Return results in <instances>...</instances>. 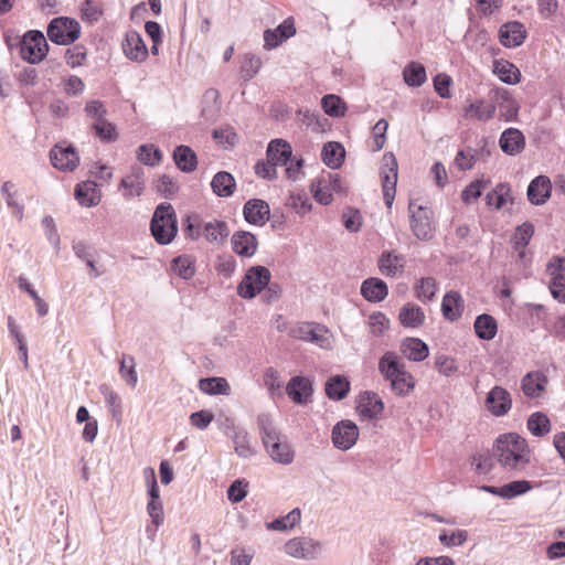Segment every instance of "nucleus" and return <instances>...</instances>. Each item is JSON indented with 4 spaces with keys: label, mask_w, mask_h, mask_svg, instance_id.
Returning <instances> with one entry per match:
<instances>
[{
    "label": "nucleus",
    "mask_w": 565,
    "mask_h": 565,
    "mask_svg": "<svg viewBox=\"0 0 565 565\" xmlns=\"http://www.w3.org/2000/svg\"><path fill=\"white\" fill-rule=\"evenodd\" d=\"M225 434L234 443V450L241 458H249L255 451L249 445V436L246 429L234 424L227 425Z\"/></svg>",
    "instance_id": "obj_24"
},
{
    "label": "nucleus",
    "mask_w": 565,
    "mask_h": 565,
    "mask_svg": "<svg viewBox=\"0 0 565 565\" xmlns=\"http://www.w3.org/2000/svg\"><path fill=\"white\" fill-rule=\"evenodd\" d=\"M512 396L510 392L499 385L493 386L486 396L484 406L487 411L495 416L503 417L512 408Z\"/></svg>",
    "instance_id": "obj_12"
},
{
    "label": "nucleus",
    "mask_w": 565,
    "mask_h": 565,
    "mask_svg": "<svg viewBox=\"0 0 565 565\" xmlns=\"http://www.w3.org/2000/svg\"><path fill=\"white\" fill-rule=\"evenodd\" d=\"M511 192V188L509 183H499L486 195V204L489 207H493L494 210H501L505 203L507 198Z\"/></svg>",
    "instance_id": "obj_49"
},
{
    "label": "nucleus",
    "mask_w": 565,
    "mask_h": 565,
    "mask_svg": "<svg viewBox=\"0 0 565 565\" xmlns=\"http://www.w3.org/2000/svg\"><path fill=\"white\" fill-rule=\"evenodd\" d=\"M359 438V428L356 424L350 419L338 422L331 434L332 444L337 449H351Z\"/></svg>",
    "instance_id": "obj_11"
},
{
    "label": "nucleus",
    "mask_w": 565,
    "mask_h": 565,
    "mask_svg": "<svg viewBox=\"0 0 565 565\" xmlns=\"http://www.w3.org/2000/svg\"><path fill=\"white\" fill-rule=\"evenodd\" d=\"M203 224L199 214H186L182 220V231L185 238L198 241L202 236Z\"/></svg>",
    "instance_id": "obj_51"
},
{
    "label": "nucleus",
    "mask_w": 565,
    "mask_h": 565,
    "mask_svg": "<svg viewBox=\"0 0 565 565\" xmlns=\"http://www.w3.org/2000/svg\"><path fill=\"white\" fill-rule=\"evenodd\" d=\"M468 539V532L466 530H457L448 533L443 530L438 536L440 544L447 547L461 546Z\"/></svg>",
    "instance_id": "obj_62"
},
{
    "label": "nucleus",
    "mask_w": 565,
    "mask_h": 565,
    "mask_svg": "<svg viewBox=\"0 0 565 565\" xmlns=\"http://www.w3.org/2000/svg\"><path fill=\"white\" fill-rule=\"evenodd\" d=\"M296 119L316 132H320L323 129V124L319 114L311 113L308 109H298L296 111Z\"/></svg>",
    "instance_id": "obj_63"
},
{
    "label": "nucleus",
    "mask_w": 565,
    "mask_h": 565,
    "mask_svg": "<svg viewBox=\"0 0 565 565\" xmlns=\"http://www.w3.org/2000/svg\"><path fill=\"white\" fill-rule=\"evenodd\" d=\"M493 456L504 469H524L530 462L527 441L516 433H505L493 443Z\"/></svg>",
    "instance_id": "obj_1"
},
{
    "label": "nucleus",
    "mask_w": 565,
    "mask_h": 565,
    "mask_svg": "<svg viewBox=\"0 0 565 565\" xmlns=\"http://www.w3.org/2000/svg\"><path fill=\"white\" fill-rule=\"evenodd\" d=\"M532 489V483L527 480H514L502 486V499H513L522 495Z\"/></svg>",
    "instance_id": "obj_59"
},
{
    "label": "nucleus",
    "mask_w": 565,
    "mask_h": 565,
    "mask_svg": "<svg viewBox=\"0 0 565 565\" xmlns=\"http://www.w3.org/2000/svg\"><path fill=\"white\" fill-rule=\"evenodd\" d=\"M92 129L94 130V134L104 142H114L118 138L116 126L107 119L95 121L92 125Z\"/></svg>",
    "instance_id": "obj_55"
},
{
    "label": "nucleus",
    "mask_w": 565,
    "mask_h": 565,
    "mask_svg": "<svg viewBox=\"0 0 565 565\" xmlns=\"http://www.w3.org/2000/svg\"><path fill=\"white\" fill-rule=\"evenodd\" d=\"M527 36L524 24L520 21H509L499 29L498 38L504 47H519Z\"/></svg>",
    "instance_id": "obj_16"
},
{
    "label": "nucleus",
    "mask_w": 565,
    "mask_h": 565,
    "mask_svg": "<svg viewBox=\"0 0 565 565\" xmlns=\"http://www.w3.org/2000/svg\"><path fill=\"white\" fill-rule=\"evenodd\" d=\"M171 269L180 278L188 280L195 274V259L191 255H179L172 259Z\"/></svg>",
    "instance_id": "obj_44"
},
{
    "label": "nucleus",
    "mask_w": 565,
    "mask_h": 565,
    "mask_svg": "<svg viewBox=\"0 0 565 565\" xmlns=\"http://www.w3.org/2000/svg\"><path fill=\"white\" fill-rule=\"evenodd\" d=\"M552 193V182L547 175L541 174L535 177L529 184L526 195L533 205H542Z\"/></svg>",
    "instance_id": "obj_19"
},
{
    "label": "nucleus",
    "mask_w": 565,
    "mask_h": 565,
    "mask_svg": "<svg viewBox=\"0 0 565 565\" xmlns=\"http://www.w3.org/2000/svg\"><path fill=\"white\" fill-rule=\"evenodd\" d=\"M291 337L318 345L321 349L330 347L328 329L316 322H303L290 331Z\"/></svg>",
    "instance_id": "obj_9"
},
{
    "label": "nucleus",
    "mask_w": 565,
    "mask_h": 565,
    "mask_svg": "<svg viewBox=\"0 0 565 565\" xmlns=\"http://www.w3.org/2000/svg\"><path fill=\"white\" fill-rule=\"evenodd\" d=\"M473 329L479 339L490 341L497 335L498 323L491 315L481 313L476 318Z\"/></svg>",
    "instance_id": "obj_40"
},
{
    "label": "nucleus",
    "mask_w": 565,
    "mask_h": 565,
    "mask_svg": "<svg viewBox=\"0 0 565 565\" xmlns=\"http://www.w3.org/2000/svg\"><path fill=\"white\" fill-rule=\"evenodd\" d=\"M221 111V95L215 88H207L201 100V116L205 120H215Z\"/></svg>",
    "instance_id": "obj_30"
},
{
    "label": "nucleus",
    "mask_w": 565,
    "mask_h": 565,
    "mask_svg": "<svg viewBox=\"0 0 565 565\" xmlns=\"http://www.w3.org/2000/svg\"><path fill=\"white\" fill-rule=\"evenodd\" d=\"M493 73L508 85H515L521 81L520 70L510 61L500 58L493 61Z\"/></svg>",
    "instance_id": "obj_37"
},
{
    "label": "nucleus",
    "mask_w": 565,
    "mask_h": 565,
    "mask_svg": "<svg viewBox=\"0 0 565 565\" xmlns=\"http://www.w3.org/2000/svg\"><path fill=\"white\" fill-rule=\"evenodd\" d=\"M74 196L78 204L85 207L96 206L99 203L97 184L90 180L77 183L74 190Z\"/></svg>",
    "instance_id": "obj_36"
},
{
    "label": "nucleus",
    "mask_w": 565,
    "mask_h": 565,
    "mask_svg": "<svg viewBox=\"0 0 565 565\" xmlns=\"http://www.w3.org/2000/svg\"><path fill=\"white\" fill-rule=\"evenodd\" d=\"M286 394L295 404L306 405L313 394L312 381L302 375L292 376L286 385Z\"/></svg>",
    "instance_id": "obj_15"
},
{
    "label": "nucleus",
    "mask_w": 565,
    "mask_h": 565,
    "mask_svg": "<svg viewBox=\"0 0 565 565\" xmlns=\"http://www.w3.org/2000/svg\"><path fill=\"white\" fill-rule=\"evenodd\" d=\"M398 320L404 328H419L424 324L425 313L419 306L407 302L399 309Z\"/></svg>",
    "instance_id": "obj_34"
},
{
    "label": "nucleus",
    "mask_w": 565,
    "mask_h": 565,
    "mask_svg": "<svg viewBox=\"0 0 565 565\" xmlns=\"http://www.w3.org/2000/svg\"><path fill=\"white\" fill-rule=\"evenodd\" d=\"M356 409L361 417L372 420L383 413L384 403L375 392L365 391L360 395Z\"/></svg>",
    "instance_id": "obj_22"
},
{
    "label": "nucleus",
    "mask_w": 565,
    "mask_h": 565,
    "mask_svg": "<svg viewBox=\"0 0 565 565\" xmlns=\"http://www.w3.org/2000/svg\"><path fill=\"white\" fill-rule=\"evenodd\" d=\"M361 295L369 302H381L388 295L387 284L377 277H370L361 284Z\"/></svg>",
    "instance_id": "obj_27"
},
{
    "label": "nucleus",
    "mask_w": 565,
    "mask_h": 565,
    "mask_svg": "<svg viewBox=\"0 0 565 565\" xmlns=\"http://www.w3.org/2000/svg\"><path fill=\"white\" fill-rule=\"evenodd\" d=\"M408 213L409 225L414 236L420 241H430L435 236L431 210L411 201L408 204Z\"/></svg>",
    "instance_id": "obj_6"
},
{
    "label": "nucleus",
    "mask_w": 565,
    "mask_h": 565,
    "mask_svg": "<svg viewBox=\"0 0 565 565\" xmlns=\"http://www.w3.org/2000/svg\"><path fill=\"white\" fill-rule=\"evenodd\" d=\"M490 184V180L476 179L470 182L461 192V200L466 204H470L472 201L478 200L483 190Z\"/></svg>",
    "instance_id": "obj_56"
},
{
    "label": "nucleus",
    "mask_w": 565,
    "mask_h": 565,
    "mask_svg": "<svg viewBox=\"0 0 565 565\" xmlns=\"http://www.w3.org/2000/svg\"><path fill=\"white\" fill-rule=\"evenodd\" d=\"M296 34L295 20L292 17L285 19L275 29L264 31V47L273 50Z\"/></svg>",
    "instance_id": "obj_14"
},
{
    "label": "nucleus",
    "mask_w": 565,
    "mask_h": 565,
    "mask_svg": "<svg viewBox=\"0 0 565 565\" xmlns=\"http://www.w3.org/2000/svg\"><path fill=\"white\" fill-rule=\"evenodd\" d=\"M379 371L388 382L396 376H404L406 370L402 359L395 352L387 351L379 360Z\"/></svg>",
    "instance_id": "obj_25"
},
{
    "label": "nucleus",
    "mask_w": 565,
    "mask_h": 565,
    "mask_svg": "<svg viewBox=\"0 0 565 565\" xmlns=\"http://www.w3.org/2000/svg\"><path fill=\"white\" fill-rule=\"evenodd\" d=\"M150 233L159 245H169L178 234V218L172 204H158L150 220Z\"/></svg>",
    "instance_id": "obj_2"
},
{
    "label": "nucleus",
    "mask_w": 565,
    "mask_h": 565,
    "mask_svg": "<svg viewBox=\"0 0 565 565\" xmlns=\"http://www.w3.org/2000/svg\"><path fill=\"white\" fill-rule=\"evenodd\" d=\"M301 520V512L299 508L292 509L288 514L274 519L271 522L266 523V527L273 531H287L295 527Z\"/></svg>",
    "instance_id": "obj_47"
},
{
    "label": "nucleus",
    "mask_w": 565,
    "mask_h": 565,
    "mask_svg": "<svg viewBox=\"0 0 565 565\" xmlns=\"http://www.w3.org/2000/svg\"><path fill=\"white\" fill-rule=\"evenodd\" d=\"M321 551V544L309 537H294L285 544L286 554L303 559H315Z\"/></svg>",
    "instance_id": "obj_13"
},
{
    "label": "nucleus",
    "mask_w": 565,
    "mask_h": 565,
    "mask_svg": "<svg viewBox=\"0 0 565 565\" xmlns=\"http://www.w3.org/2000/svg\"><path fill=\"white\" fill-rule=\"evenodd\" d=\"M137 158L145 166L156 167L162 160V151L153 143H145L139 146Z\"/></svg>",
    "instance_id": "obj_50"
},
{
    "label": "nucleus",
    "mask_w": 565,
    "mask_h": 565,
    "mask_svg": "<svg viewBox=\"0 0 565 565\" xmlns=\"http://www.w3.org/2000/svg\"><path fill=\"white\" fill-rule=\"evenodd\" d=\"M403 78L409 87H420L427 79L426 68L419 62H409L404 71Z\"/></svg>",
    "instance_id": "obj_43"
},
{
    "label": "nucleus",
    "mask_w": 565,
    "mask_h": 565,
    "mask_svg": "<svg viewBox=\"0 0 565 565\" xmlns=\"http://www.w3.org/2000/svg\"><path fill=\"white\" fill-rule=\"evenodd\" d=\"M211 188L218 198H228L235 192L236 181L230 172L220 171L213 177Z\"/></svg>",
    "instance_id": "obj_38"
},
{
    "label": "nucleus",
    "mask_w": 565,
    "mask_h": 565,
    "mask_svg": "<svg viewBox=\"0 0 565 565\" xmlns=\"http://www.w3.org/2000/svg\"><path fill=\"white\" fill-rule=\"evenodd\" d=\"M547 380L540 372H529L521 380V388L525 396L535 398L545 391Z\"/></svg>",
    "instance_id": "obj_35"
},
{
    "label": "nucleus",
    "mask_w": 565,
    "mask_h": 565,
    "mask_svg": "<svg viewBox=\"0 0 565 565\" xmlns=\"http://www.w3.org/2000/svg\"><path fill=\"white\" fill-rule=\"evenodd\" d=\"M526 426L530 433L535 437H544L552 428L548 416L543 412L532 413L527 418Z\"/></svg>",
    "instance_id": "obj_45"
},
{
    "label": "nucleus",
    "mask_w": 565,
    "mask_h": 565,
    "mask_svg": "<svg viewBox=\"0 0 565 565\" xmlns=\"http://www.w3.org/2000/svg\"><path fill=\"white\" fill-rule=\"evenodd\" d=\"M230 235L225 221L213 220L203 224L202 236L212 244H223Z\"/></svg>",
    "instance_id": "obj_33"
},
{
    "label": "nucleus",
    "mask_w": 565,
    "mask_h": 565,
    "mask_svg": "<svg viewBox=\"0 0 565 565\" xmlns=\"http://www.w3.org/2000/svg\"><path fill=\"white\" fill-rule=\"evenodd\" d=\"M199 388L207 395H228L231 392L227 380L220 376L200 379Z\"/></svg>",
    "instance_id": "obj_42"
},
{
    "label": "nucleus",
    "mask_w": 565,
    "mask_h": 565,
    "mask_svg": "<svg viewBox=\"0 0 565 565\" xmlns=\"http://www.w3.org/2000/svg\"><path fill=\"white\" fill-rule=\"evenodd\" d=\"M156 191L164 199L171 200L179 191V184L170 175L162 174L154 182Z\"/></svg>",
    "instance_id": "obj_58"
},
{
    "label": "nucleus",
    "mask_w": 565,
    "mask_h": 565,
    "mask_svg": "<svg viewBox=\"0 0 565 565\" xmlns=\"http://www.w3.org/2000/svg\"><path fill=\"white\" fill-rule=\"evenodd\" d=\"M122 51L130 61L138 63L146 61L149 54L142 36L135 30L126 33L125 41L122 42Z\"/></svg>",
    "instance_id": "obj_18"
},
{
    "label": "nucleus",
    "mask_w": 565,
    "mask_h": 565,
    "mask_svg": "<svg viewBox=\"0 0 565 565\" xmlns=\"http://www.w3.org/2000/svg\"><path fill=\"white\" fill-rule=\"evenodd\" d=\"M119 374L126 383L132 388L136 387L138 375L135 365V359L131 355L124 354L120 360Z\"/></svg>",
    "instance_id": "obj_54"
},
{
    "label": "nucleus",
    "mask_w": 565,
    "mask_h": 565,
    "mask_svg": "<svg viewBox=\"0 0 565 565\" xmlns=\"http://www.w3.org/2000/svg\"><path fill=\"white\" fill-rule=\"evenodd\" d=\"M321 107L323 111L334 118L343 117L347 111L344 100L334 94H327L321 98Z\"/></svg>",
    "instance_id": "obj_48"
},
{
    "label": "nucleus",
    "mask_w": 565,
    "mask_h": 565,
    "mask_svg": "<svg viewBox=\"0 0 565 565\" xmlns=\"http://www.w3.org/2000/svg\"><path fill=\"white\" fill-rule=\"evenodd\" d=\"M489 99L499 108V118L511 122L518 120L520 110L519 103L511 93L503 87H494L489 92Z\"/></svg>",
    "instance_id": "obj_8"
},
{
    "label": "nucleus",
    "mask_w": 565,
    "mask_h": 565,
    "mask_svg": "<svg viewBox=\"0 0 565 565\" xmlns=\"http://www.w3.org/2000/svg\"><path fill=\"white\" fill-rule=\"evenodd\" d=\"M243 216L248 224L263 226L270 220L269 204L262 199H250L243 206Z\"/></svg>",
    "instance_id": "obj_17"
},
{
    "label": "nucleus",
    "mask_w": 565,
    "mask_h": 565,
    "mask_svg": "<svg viewBox=\"0 0 565 565\" xmlns=\"http://www.w3.org/2000/svg\"><path fill=\"white\" fill-rule=\"evenodd\" d=\"M231 244L236 255L249 258L257 252L258 239L248 231H237L232 235Z\"/></svg>",
    "instance_id": "obj_20"
},
{
    "label": "nucleus",
    "mask_w": 565,
    "mask_h": 565,
    "mask_svg": "<svg viewBox=\"0 0 565 565\" xmlns=\"http://www.w3.org/2000/svg\"><path fill=\"white\" fill-rule=\"evenodd\" d=\"M172 159L181 172L191 173L198 168V156L190 146H177L173 149Z\"/></svg>",
    "instance_id": "obj_29"
},
{
    "label": "nucleus",
    "mask_w": 565,
    "mask_h": 565,
    "mask_svg": "<svg viewBox=\"0 0 565 565\" xmlns=\"http://www.w3.org/2000/svg\"><path fill=\"white\" fill-rule=\"evenodd\" d=\"M388 382L392 392L401 397L409 395L415 388V379L408 371L404 372V376H396Z\"/></svg>",
    "instance_id": "obj_53"
},
{
    "label": "nucleus",
    "mask_w": 565,
    "mask_h": 565,
    "mask_svg": "<svg viewBox=\"0 0 565 565\" xmlns=\"http://www.w3.org/2000/svg\"><path fill=\"white\" fill-rule=\"evenodd\" d=\"M502 152L508 156H516L525 148V137L518 128H507L499 138Z\"/></svg>",
    "instance_id": "obj_23"
},
{
    "label": "nucleus",
    "mask_w": 565,
    "mask_h": 565,
    "mask_svg": "<svg viewBox=\"0 0 565 565\" xmlns=\"http://www.w3.org/2000/svg\"><path fill=\"white\" fill-rule=\"evenodd\" d=\"M266 156L276 167H286L291 161L292 148L284 139H273L267 146Z\"/></svg>",
    "instance_id": "obj_28"
},
{
    "label": "nucleus",
    "mask_w": 565,
    "mask_h": 565,
    "mask_svg": "<svg viewBox=\"0 0 565 565\" xmlns=\"http://www.w3.org/2000/svg\"><path fill=\"white\" fill-rule=\"evenodd\" d=\"M87 57V50L83 44H75L65 51V61L72 68L82 66Z\"/></svg>",
    "instance_id": "obj_61"
},
{
    "label": "nucleus",
    "mask_w": 565,
    "mask_h": 565,
    "mask_svg": "<svg viewBox=\"0 0 565 565\" xmlns=\"http://www.w3.org/2000/svg\"><path fill=\"white\" fill-rule=\"evenodd\" d=\"M437 289V281L434 277H423L414 287L417 299L423 302L431 301L436 296Z\"/></svg>",
    "instance_id": "obj_52"
},
{
    "label": "nucleus",
    "mask_w": 565,
    "mask_h": 565,
    "mask_svg": "<svg viewBox=\"0 0 565 565\" xmlns=\"http://www.w3.org/2000/svg\"><path fill=\"white\" fill-rule=\"evenodd\" d=\"M50 160L55 169L62 171H74L79 163L75 147L66 141L58 142L51 149Z\"/></svg>",
    "instance_id": "obj_10"
},
{
    "label": "nucleus",
    "mask_w": 565,
    "mask_h": 565,
    "mask_svg": "<svg viewBox=\"0 0 565 565\" xmlns=\"http://www.w3.org/2000/svg\"><path fill=\"white\" fill-rule=\"evenodd\" d=\"M21 57L30 64L42 62L49 54L50 45L42 31L29 30L22 38L17 36Z\"/></svg>",
    "instance_id": "obj_3"
},
{
    "label": "nucleus",
    "mask_w": 565,
    "mask_h": 565,
    "mask_svg": "<svg viewBox=\"0 0 565 565\" xmlns=\"http://www.w3.org/2000/svg\"><path fill=\"white\" fill-rule=\"evenodd\" d=\"M212 138L220 142L224 148H232L238 141L235 129L228 125L212 130Z\"/></svg>",
    "instance_id": "obj_57"
},
{
    "label": "nucleus",
    "mask_w": 565,
    "mask_h": 565,
    "mask_svg": "<svg viewBox=\"0 0 565 565\" xmlns=\"http://www.w3.org/2000/svg\"><path fill=\"white\" fill-rule=\"evenodd\" d=\"M362 214L360 210L347 207L342 213V224L351 233H356L362 227Z\"/></svg>",
    "instance_id": "obj_60"
},
{
    "label": "nucleus",
    "mask_w": 565,
    "mask_h": 565,
    "mask_svg": "<svg viewBox=\"0 0 565 565\" xmlns=\"http://www.w3.org/2000/svg\"><path fill=\"white\" fill-rule=\"evenodd\" d=\"M264 447L269 457L278 463L289 465L294 461L295 451L284 435L278 436L277 439L268 441Z\"/></svg>",
    "instance_id": "obj_21"
},
{
    "label": "nucleus",
    "mask_w": 565,
    "mask_h": 565,
    "mask_svg": "<svg viewBox=\"0 0 565 565\" xmlns=\"http://www.w3.org/2000/svg\"><path fill=\"white\" fill-rule=\"evenodd\" d=\"M434 88L439 97L448 99L451 97L452 78L446 73H438L434 78Z\"/></svg>",
    "instance_id": "obj_64"
},
{
    "label": "nucleus",
    "mask_w": 565,
    "mask_h": 565,
    "mask_svg": "<svg viewBox=\"0 0 565 565\" xmlns=\"http://www.w3.org/2000/svg\"><path fill=\"white\" fill-rule=\"evenodd\" d=\"M401 352L411 361L422 362L428 356L429 348L418 338H406L402 341Z\"/></svg>",
    "instance_id": "obj_32"
},
{
    "label": "nucleus",
    "mask_w": 565,
    "mask_h": 565,
    "mask_svg": "<svg viewBox=\"0 0 565 565\" xmlns=\"http://www.w3.org/2000/svg\"><path fill=\"white\" fill-rule=\"evenodd\" d=\"M398 175V164L395 156L387 152L383 156V167L381 172L383 199L387 209H392Z\"/></svg>",
    "instance_id": "obj_7"
},
{
    "label": "nucleus",
    "mask_w": 565,
    "mask_h": 565,
    "mask_svg": "<svg viewBox=\"0 0 565 565\" xmlns=\"http://www.w3.org/2000/svg\"><path fill=\"white\" fill-rule=\"evenodd\" d=\"M466 115H472L480 121H488L495 115V105L484 99H476L466 108Z\"/></svg>",
    "instance_id": "obj_46"
},
{
    "label": "nucleus",
    "mask_w": 565,
    "mask_h": 565,
    "mask_svg": "<svg viewBox=\"0 0 565 565\" xmlns=\"http://www.w3.org/2000/svg\"><path fill=\"white\" fill-rule=\"evenodd\" d=\"M256 423L263 445H267L268 441L277 439L278 436L282 435L281 431L276 427L273 415L269 413L259 414L257 416Z\"/></svg>",
    "instance_id": "obj_41"
},
{
    "label": "nucleus",
    "mask_w": 565,
    "mask_h": 565,
    "mask_svg": "<svg viewBox=\"0 0 565 565\" xmlns=\"http://www.w3.org/2000/svg\"><path fill=\"white\" fill-rule=\"evenodd\" d=\"M465 310V301L459 291H447L441 301V313L450 322L459 320Z\"/></svg>",
    "instance_id": "obj_26"
},
{
    "label": "nucleus",
    "mask_w": 565,
    "mask_h": 565,
    "mask_svg": "<svg viewBox=\"0 0 565 565\" xmlns=\"http://www.w3.org/2000/svg\"><path fill=\"white\" fill-rule=\"evenodd\" d=\"M345 159V149L338 141H328L321 150V160L330 169H339Z\"/></svg>",
    "instance_id": "obj_31"
},
{
    "label": "nucleus",
    "mask_w": 565,
    "mask_h": 565,
    "mask_svg": "<svg viewBox=\"0 0 565 565\" xmlns=\"http://www.w3.org/2000/svg\"><path fill=\"white\" fill-rule=\"evenodd\" d=\"M350 381L344 375L331 376L324 385L326 395L332 401H341L350 393Z\"/></svg>",
    "instance_id": "obj_39"
},
{
    "label": "nucleus",
    "mask_w": 565,
    "mask_h": 565,
    "mask_svg": "<svg viewBox=\"0 0 565 565\" xmlns=\"http://www.w3.org/2000/svg\"><path fill=\"white\" fill-rule=\"evenodd\" d=\"M49 40L57 45L73 44L81 35V25L77 20L70 17L52 19L46 28Z\"/></svg>",
    "instance_id": "obj_5"
},
{
    "label": "nucleus",
    "mask_w": 565,
    "mask_h": 565,
    "mask_svg": "<svg viewBox=\"0 0 565 565\" xmlns=\"http://www.w3.org/2000/svg\"><path fill=\"white\" fill-rule=\"evenodd\" d=\"M270 270L263 265L249 267L241 282L237 285V294L246 300L254 299L262 294L265 287L270 282Z\"/></svg>",
    "instance_id": "obj_4"
}]
</instances>
